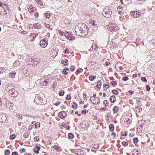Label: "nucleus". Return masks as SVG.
Returning <instances> with one entry per match:
<instances>
[{
	"mask_svg": "<svg viewBox=\"0 0 155 155\" xmlns=\"http://www.w3.org/2000/svg\"><path fill=\"white\" fill-rule=\"evenodd\" d=\"M75 30L77 34L79 36H85L88 33L87 26L83 23H79L76 25Z\"/></svg>",
	"mask_w": 155,
	"mask_h": 155,
	"instance_id": "f257e3e1",
	"label": "nucleus"
},
{
	"mask_svg": "<svg viewBox=\"0 0 155 155\" xmlns=\"http://www.w3.org/2000/svg\"><path fill=\"white\" fill-rule=\"evenodd\" d=\"M107 27L108 31L111 32L117 30L118 28V27L115 25L114 23H110Z\"/></svg>",
	"mask_w": 155,
	"mask_h": 155,
	"instance_id": "f03ea898",
	"label": "nucleus"
},
{
	"mask_svg": "<svg viewBox=\"0 0 155 155\" xmlns=\"http://www.w3.org/2000/svg\"><path fill=\"white\" fill-rule=\"evenodd\" d=\"M112 14V12L109 9H105V10L102 12L103 15L105 17L109 18Z\"/></svg>",
	"mask_w": 155,
	"mask_h": 155,
	"instance_id": "7ed1b4c3",
	"label": "nucleus"
},
{
	"mask_svg": "<svg viewBox=\"0 0 155 155\" xmlns=\"http://www.w3.org/2000/svg\"><path fill=\"white\" fill-rule=\"evenodd\" d=\"M43 99L41 98L40 96H36L34 100V102L38 104L42 105L43 104Z\"/></svg>",
	"mask_w": 155,
	"mask_h": 155,
	"instance_id": "20e7f679",
	"label": "nucleus"
},
{
	"mask_svg": "<svg viewBox=\"0 0 155 155\" xmlns=\"http://www.w3.org/2000/svg\"><path fill=\"white\" fill-rule=\"evenodd\" d=\"M90 100L92 103L94 104H98L100 103V100L97 97H91Z\"/></svg>",
	"mask_w": 155,
	"mask_h": 155,
	"instance_id": "39448f33",
	"label": "nucleus"
},
{
	"mask_svg": "<svg viewBox=\"0 0 155 155\" xmlns=\"http://www.w3.org/2000/svg\"><path fill=\"white\" fill-rule=\"evenodd\" d=\"M124 66V64L120 62H117L115 65V68L118 70H122Z\"/></svg>",
	"mask_w": 155,
	"mask_h": 155,
	"instance_id": "423d86ee",
	"label": "nucleus"
},
{
	"mask_svg": "<svg viewBox=\"0 0 155 155\" xmlns=\"http://www.w3.org/2000/svg\"><path fill=\"white\" fill-rule=\"evenodd\" d=\"M75 153L77 155H85V154L84 151L81 149L76 150Z\"/></svg>",
	"mask_w": 155,
	"mask_h": 155,
	"instance_id": "0eeeda50",
	"label": "nucleus"
},
{
	"mask_svg": "<svg viewBox=\"0 0 155 155\" xmlns=\"http://www.w3.org/2000/svg\"><path fill=\"white\" fill-rule=\"evenodd\" d=\"M131 15L133 16L135 18H137L140 15V14L139 11L131 12Z\"/></svg>",
	"mask_w": 155,
	"mask_h": 155,
	"instance_id": "6e6552de",
	"label": "nucleus"
},
{
	"mask_svg": "<svg viewBox=\"0 0 155 155\" xmlns=\"http://www.w3.org/2000/svg\"><path fill=\"white\" fill-rule=\"evenodd\" d=\"M44 80V81L43 82L42 84L44 85H46L50 81V79H49L48 77H45L43 78L42 80H43L42 79Z\"/></svg>",
	"mask_w": 155,
	"mask_h": 155,
	"instance_id": "1a4fd4ad",
	"label": "nucleus"
},
{
	"mask_svg": "<svg viewBox=\"0 0 155 155\" xmlns=\"http://www.w3.org/2000/svg\"><path fill=\"white\" fill-rule=\"evenodd\" d=\"M40 44L42 48H44L47 46L48 43L46 40L43 39L41 41Z\"/></svg>",
	"mask_w": 155,
	"mask_h": 155,
	"instance_id": "9d476101",
	"label": "nucleus"
},
{
	"mask_svg": "<svg viewBox=\"0 0 155 155\" xmlns=\"http://www.w3.org/2000/svg\"><path fill=\"white\" fill-rule=\"evenodd\" d=\"M36 10V9L32 6H30L28 8V11L29 13L32 15Z\"/></svg>",
	"mask_w": 155,
	"mask_h": 155,
	"instance_id": "9b49d317",
	"label": "nucleus"
},
{
	"mask_svg": "<svg viewBox=\"0 0 155 155\" xmlns=\"http://www.w3.org/2000/svg\"><path fill=\"white\" fill-rule=\"evenodd\" d=\"M58 115L61 118H63L66 116V113L65 111L61 112L59 113Z\"/></svg>",
	"mask_w": 155,
	"mask_h": 155,
	"instance_id": "f8f14e48",
	"label": "nucleus"
},
{
	"mask_svg": "<svg viewBox=\"0 0 155 155\" xmlns=\"http://www.w3.org/2000/svg\"><path fill=\"white\" fill-rule=\"evenodd\" d=\"M139 150H135L132 153V155H140Z\"/></svg>",
	"mask_w": 155,
	"mask_h": 155,
	"instance_id": "ddd939ff",
	"label": "nucleus"
},
{
	"mask_svg": "<svg viewBox=\"0 0 155 155\" xmlns=\"http://www.w3.org/2000/svg\"><path fill=\"white\" fill-rule=\"evenodd\" d=\"M131 118V117L130 118L126 117L125 119V122L127 124H130L131 122V119H130Z\"/></svg>",
	"mask_w": 155,
	"mask_h": 155,
	"instance_id": "4468645a",
	"label": "nucleus"
},
{
	"mask_svg": "<svg viewBox=\"0 0 155 155\" xmlns=\"http://www.w3.org/2000/svg\"><path fill=\"white\" fill-rule=\"evenodd\" d=\"M58 33L59 34L61 35H64L67 38H69V37H67V36H68V35H66L65 32H63L60 30H58Z\"/></svg>",
	"mask_w": 155,
	"mask_h": 155,
	"instance_id": "2eb2a0df",
	"label": "nucleus"
},
{
	"mask_svg": "<svg viewBox=\"0 0 155 155\" xmlns=\"http://www.w3.org/2000/svg\"><path fill=\"white\" fill-rule=\"evenodd\" d=\"M13 91V90L11 91V92L10 91V92H11V93H10V94L11 95V97H14L15 96H16L17 94V92L16 91Z\"/></svg>",
	"mask_w": 155,
	"mask_h": 155,
	"instance_id": "dca6fc26",
	"label": "nucleus"
},
{
	"mask_svg": "<svg viewBox=\"0 0 155 155\" xmlns=\"http://www.w3.org/2000/svg\"><path fill=\"white\" fill-rule=\"evenodd\" d=\"M116 100V98L114 96H112L110 98V100L111 103H114Z\"/></svg>",
	"mask_w": 155,
	"mask_h": 155,
	"instance_id": "f3484780",
	"label": "nucleus"
},
{
	"mask_svg": "<svg viewBox=\"0 0 155 155\" xmlns=\"http://www.w3.org/2000/svg\"><path fill=\"white\" fill-rule=\"evenodd\" d=\"M68 61L67 59H65L64 60L61 61V63L63 64L65 66H66L68 65L67 63Z\"/></svg>",
	"mask_w": 155,
	"mask_h": 155,
	"instance_id": "a211bd4d",
	"label": "nucleus"
},
{
	"mask_svg": "<svg viewBox=\"0 0 155 155\" xmlns=\"http://www.w3.org/2000/svg\"><path fill=\"white\" fill-rule=\"evenodd\" d=\"M135 110L138 113L142 111V108L140 106H138L135 108Z\"/></svg>",
	"mask_w": 155,
	"mask_h": 155,
	"instance_id": "6ab92c4d",
	"label": "nucleus"
},
{
	"mask_svg": "<svg viewBox=\"0 0 155 155\" xmlns=\"http://www.w3.org/2000/svg\"><path fill=\"white\" fill-rule=\"evenodd\" d=\"M117 10L119 14L121 15V12L123 10V9L121 8V6H118L117 7Z\"/></svg>",
	"mask_w": 155,
	"mask_h": 155,
	"instance_id": "aec40b11",
	"label": "nucleus"
},
{
	"mask_svg": "<svg viewBox=\"0 0 155 155\" xmlns=\"http://www.w3.org/2000/svg\"><path fill=\"white\" fill-rule=\"evenodd\" d=\"M109 127L110 130L111 131H114V126L113 124H110V125Z\"/></svg>",
	"mask_w": 155,
	"mask_h": 155,
	"instance_id": "412c9836",
	"label": "nucleus"
},
{
	"mask_svg": "<svg viewBox=\"0 0 155 155\" xmlns=\"http://www.w3.org/2000/svg\"><path fill=\"white\" fill-rule=\"evenodd\" d=\"M95 78H96V77L94 76L91 75L89 77V79L91 81H93Z\"/></svg>",
	"mask_w": 155,
	"mask_h": 155,
	"instance_id": "4be33fe9",
	"label": "nucleus"
},
{
	"mask_svg": "<svg viewBox=\"0 0 155 155\" xmlns=\"http://www.w3.org/2000/svg\"><path fill=\"white\" fill-rule=\"evenodd\" d=\"M74 137V135L72 133H70L68 134V137L70 139H72Z\"/></svg>",
	"mask_w": 155,
	"mask_h": 155,
	"instance_id": "5701e85b",
	"label": "nucleus"
},
{
	"mask_svg": "<svg viewBox=\"0 0 155 155\" xmlns=\"http://www.w3.org/2000/svg\"><path fill=\"white\" fill-rule=\"evenodd\" d=\"M89 22L91 24H92L94 26H97V24L95 23V21L93 20L90 21Z\"/></svg>",
	"mask_w": 155,
	"mask_h": 155,
	"instance_id": "b1692460",
	"label": "nucleus"
},
{
	"mask_svg": "<svg viewBox=\"0 0 155 155\" xmlns=\"http://www.w3.org/2000/svg\"><path fill=\"white\" fill-rule=\"evenodd\" d=\"M7 119V118L6 117V116L5 114H3L2 115V122L6 121Z\"/></svg>",
	"mask_w": 155,
	"mask_h": 155,
	"instance_id": "393cba45",
	"label": "nucleus"
},
{
	"mask_svg": "<svg viewBox=\"0 0 155 155\" xmlns=\"http://www.w3.org/2000/svg\"><path fill=\"white\" fill-rule=\"evenodd\" d=\"M16 117L18 119L21 120L22 118V116L21 115L19 114H17L16 115Z\"/></svg>",
	"mask_w": 155,
	"mask_h": 155,
	"instance_id": "a878e982",
	"label": "nucleus"
},
{
	"mask_svg": "<svg viewBox=\"0 0 155 155\" xmlns=\"http://www.w3.org/2000/svg\"><path fill=\"white\" fill-rule=\"evenodd\" d=\"M59 94L60 96H62L64 94V91L63 90H61L59 91Z\"/></svg>",
	"mask_w": 155,
	"mask_h": 155,
	"instance_id": "bb28decb",
	"label": "nucleus"
},
{
	"mask_svg": "<svg viewBox=\"0 0 155 155\" xmlns=\"http://www.w3.org/2000/svg\"><path fill=\"white\" fill-rule=\"evenodd\" d=\"M104 90H106L107 88L109 87V85L108 84H105L104 85Z\"/></svg>",
	"mask_w": 155,
	"mask_h": 155,
	"instance_id": "cd10ccee",
	"label": "nucleus"
},
{
	"mask_svg": "<svg viewBox=\"0 0 155 155\" xmlns=\"http://www.w3.org/2000/svg\"><path fill=\"white\" fill-rule=\"evenodd\" d=\"M97 46L96 45H93L91 47L92 49L94 50H96V48H97Z\"/></svg>",
	"mask_w": 155,
	"mask_h": 155,
	"instance_id": "c85d7f7f",
	"label": "nucleus"
},
{
	"mask_svg": "<svg viewBox=\"0 0 155 155\" xmlns=\"http://www.w3.org/2000/svg\"><path fill=\"white\" fill-rule=\"evenodd\" d=\"M9 153L10 151L8 150H6L5 151L4 154L5 155H9Z\"/></svg>",
	"mask_w": 155,
	"mask_h": 155,
	"instance_id": "c756f323",
	"label": "nucleus"
},
{
	"mask_svg": "<svg viewBox=\"0 0 155 155\" xmlns=\"http://www.w3.org/2000/svg\"><path fill=\"white\" fill-rule=\"evenodd\" d=\"M44 15L46 18H49L51 16L50 14H48V13H45Z\"/></svg>",
	"mask_w": 155,
	"mask_h": 155,
	"instance_id": "7c9ffc66",
	"label": "nucleus"
},
{
	"mask_svg": "<svg viewBox=\"0 0 155 155\" xmlns=\"http://www.w3.org/2000/svg\"><path fill=\"white\" fill-rule=\"evenodd\" d=\"M57 83L56 82L54 83L51 85L52 87L53 88V90H54L55 88V86L57 85Z\"/></svg>",
	"mask_w": 155,
	"mask_h": 155,
	"instance_id": "2f4dec72",
	"label": "nucleus"
},
{
	"mask_svg": "<svg viewBox=\"0 0 155 155\" xmlns=\"http://www.w3.org/2000/svg\"><path fill=\"white\" fill-rule=\"evenodd\" d=\"M28 134L27 132L25 133L23 135L24 137L25 138H27L28 137Z\"/></svg>",
	"mask_w": 155,
	"mask_h": 155,
	"instance_id": "473e14b6",
	"label": "nucleus"
},
{
	"mask_svg": "<svg viewBox=\"0 0 155 155\" xmlns=\"http://www.w3.org/2000/svg\"><path fill=\"white\" fill-rule=\"evenodd\" d=\"M119 109V108L116 106L114 107L113 110L114 111H116V112H117V111Z\"/></svg>",
	"mask_w": 155,
	"mask_h": 155,
	"instance_id": "72a5a7b5",
	"label": "nucleus"
},
{
	"mask_svg": "<svg viewBox=\"0 0 155 155\" xmlns=\"http://www.w3.org/2000/svg\"><path fill=\"white\" fill-rule=\"evenodd\" d=\"M16 137V136L15 134H12L10 135V140H12L14 139Z\"/></svg>",
	"mask_w": 155,
	"mask_h": 155,
	"instance_id": "f704fd0d",
	"label": "nucleus"
},
{
	"mask_svg": "<svg viewBox=\"0 0 155 155\" xmlns=\"http://www.w3.org/2000/svg\"><path fill=\"white\" fill-rule=\"evenodd\" d=\"M134 142L135 143H137L138 141V139L137 138H135L133 139Z\"/></svg>",
	"mask_w": 155,
	"mask_h": 155,
	"instance_id": "c9c22d12",
	"label": "nucleus"
},
{
	"mask_svg": "<svg viewBox=\"0 0 155 155\" xmlns=\"http://www.w3.org/2000/svg\"><path fill=\"white\" fill-rule=\"evenodd\" d=\"M104 104L105 105V107L108 106V103L107 100H105L104 102Z\"/></svg>",
	"mask_w": 155,
	"mask_h": 155,
	"instance_id": "e433bc0d",
	"label": "nucleus"
},
{
	"mask_svg": "<svg viewBox=\"0 0 155 155\" xmlns=\"http://www.w3.org/2000/svg\"><path fill=\"white\" fill-rule=\"evenodd\" d=\"M113 86H115L117 84V82L116 81H112L111 82Z\"/></svg>",
	"mask_w": 155,
	"mask_h": 155,
	"instance_id": "4c0bfd02",
	"label": "nucleus"
},
{
	"mask_svg": "<svg viewBox=\"0 0 155 155\" xmlns=\"http://www.w3.org/2000/svg\"><path fill=\"white\" fill-rule=\"evenodd\" d=\"M66 99L68 100H69L71 99V96L70 94H68L66 97Z\"/></svg>",
	"mask_w": 155,
	"mask_h": 155,
	"instance_id": "58836bf2",
	"label": "nucleus"
},
{
	"mask_svg": "<svg viewBox=\"0 0 155 155\" xmlns=\"http://www.w3.org/2000/svg\"><path fill=\"white\" fill-rule=\"evenodd\" d=\"M112 92L114 94H117L118 93V92L115 90H112Z\"/></svg>",
	"mask_w": 155,
	"mask_h": 155,
	"instance_id": "ea45409f",
	"label": "nucleus"
},
{
	"mask_svg": "<svg viewBox=\"0 0 155 155\" xmlns=\"http://www.w3.org/2000/svg\"><path fill=\"white\" fill-rule=\"evenodd\" d=\"M93 148L95 149H98L99 148V145L98 144H95L94 145Z\"/></svg>",
	"mask_w": 155,
	"mask_h": 155,
	"instance_id": "a19ab883",
	"label": "nucleus"
},
{
	"mask_svg": "<svg viewBox=\"0 0 155 155\" xmlns=\"http://www.w3.org/2000/svg\"><path fill=\"white\" fill-rule=\"evenodd\" d=\"M11 77L12 78H14L15 77V72H12L11 74Z\"/></svg>",
	"mask_w": 155,
	"mask_h": 155,
	"instance_id": "79ce46f5",
	"label": "nucleus"
},
{
	"mask_svg": "<svg viewBox=\"0 0 155 155\" xmlns=\"http://www.w3.org/2000/svg\"><path fill=\"white\" fill-rule=\"evenodd\" d=\"M62 73L64 74L65 75H67L68 74V72L66 71V70H64V69L63 70Z\"/></svg>",
	"mask_w": 155,
	"mask_h": 155,
	"instance_id": "37998d69",
	"label": "nucleus"
},
{
	"mask_svg": "<svg viewBox=\"0 0 155 155\" xmlns=\"http://www.w3.org/2000/svg\"><path fill=\"white\" fill-rule=\"evenodd\" d=\"M129 78H128L127 76H126L125 77H124L123 78V80L124 81H126L129 79Z\"/></svg>",
	"mask_w": 155,
	"mask_h": 155,
	"instance_id": "c03bdc74",
	"label": "nucleus"
},
{
	"mask_svg": "<svg viewBox=\"0 0 155 155\" xmlns=\"http://www.w3.org/2000/svg\"><path fill=\"white\" fill-rule=\"evenodd\" d=\"M122 144L123 145L126 146L127 145L128 143L127 142H122Z\"/></svg>",
	"mask_w": 155,
	"mask_h": 155,
	"instance_id": "a18cd8bd",
	"label": "nucleus"
},
{
	"mask_svg": "<svg viewBox=\"0 0 155 155\" xmlns=\"http://www.w3.org/2000/svg\"><path fill=\"white\" fill-rule=\"evenodd\" d=\"M54 148L57 150H61V149H60L58 146H54Z\"/></svg>",
	"mask_w": 155,
	"mask_h": 155,
	"instance_id": "49530a36",
	"label": "nucleus"
},
{
	"mask_svg": "<svg viewBox=\"0 0 155 155\" xmlns=\"http://www.w3.org/2000/svg\"><path fill=\"white\" fill-rule=\"evenodd\" d=\"M39 139V137L38 136H36L35 137H34V140L35 141H38Z\"/></svg>",
	"mask_w": 155,
	"mask_h": 155,
	"instance_id": "de8ad7c7",
	"label": "nucleus"
},
{
	"mask_svg": "<svg viewBox=\"0 0 155 155\" xmlns=\"http://www.w3.org/2000/svg\"><path fill=\"white\" fill-rule=\"evenodd\" d=\"M141 80L144 82H147V81L145 77H142L141 78Z\"/></svg>",
	"mask_w": 155,
	"mask_h": 155,
	"instance_id": "09e8293b",
	"label": "nucleus"
},
{
	"mask_svg": "<svg viewBox=\"0 0 155 155\" xmlns=\"http://www.w3.org/2000/svg\"><path fill=\"white\" fill-rule=\"evenodd\" d=\"M101 83L100 81H98V84L97 86H98L99 87H100L101 85Z\"/></svg>",
	"mask_w": 155,
	"mask_h": 155,
	"instance_id": "8fccbe9b",
	"label": "nucleus"
},
{
	"mask_svg": "<svg viewBox=\"0 0 155 155\" xmlns=\"http://www.w3.org/2000/svg\"><path fill=\"white\" fill-rule=\"evenodd\" d=\"M61 103V102L60 101H58L56 103H54V105H56V106H58Z\"/></svg>",
	"mask_w": 155,
	"mask_h": 155,
	"instance_id": "3c124183",
	"label": "nucleus"
},
{
	"mask_svg": "<svg viewBox=\"0 0 155 155\" xmlns=\"http://www.w3.org/2000/svg\"><path fill=\"white\" fill-rule=\"evenodd\" d=\"M36 2L39 5H43V4H41V2L40 1H36Z\"/></svg>",
	"mask_w": 155,
	"mask_h": 155,
	"instance_id": "603ef678",
	"label": "nucleus"
},
{
	"mask_svg": "<svg viewBox=\"0 0 155 155\" xmlns=\"http://www.w3.org/2000/svg\"><path fill=\"white\" fill-rule=\"evenodd\" d=\"M147 91H149L150 89V87L149 85H147L146 86Z\"/></svg>",
	"mask_w": 155,
	"mask_h": 155,
	"instance_id": "864d4df0",
	"label": "nucleus"
},
{
	"mask_svg": "<svg viewBox=\"0 0 155 155\" xmlns=\"http://www.w3.org/2000/svg\"><path fill=\"white\" fill-rule=\"evenodd\" d=\"M32 35H33V37H35V38L38 35V34L37 33L31 34V36Z\"/></svg>",
	"mask_w": 155,
	"mask_h": 155,
	"instance_id": "5fc2aeb1",
	"label": "nucleus"
},
{
	"mask_svg": "<svg viewBox=\"0 0 155 155\" xmlns=\"http://www.w3.org/2000/svg\"><path fill=\"white\" fill-rule=\"evenodd\" d=\"M128 93L130 94H132L134 93V91L130 90L129 91Z\"/></svg>",
	"mask_w": 155,
	"mask_h": 155,
	"instance_id": "6e6d98bb",
	"label": "nucleus"
},
{
	"mask_svg": "<svg viewBox=\"0 0 155 155\" xmlns=\"http://www.w3.org/2000/svg\"><path fill=\"white\" fill-rule=\"evenodd\" d=\"M65 53L69 54V49L68 48H66L65 50Z\"/></svg>",
	"mask_w": 155,
	"mask_h": 155,
	"instance_id": "4d7b16f0",
	"label": "nucleus"
},
{
	"mask_svg": "<svg viewBox=\"0 0 155 155\" xmlns=\"http://www.w3.org/2000/svg\"><path fill=\"white\" fill-rule=\"evenodd\" d=\"M2 115L3 114H1L0 115V122H2Z\"/></svg>",
	"mask_w": 155,
	"mask_h": 155,
	"instance_id": "13d9d810",
	"label": "nucleus"
},
{
	"mask_svg": "<svg viewBox=\"0 0 155 155\" xmlns=\"http://www.w3.org/2000/svg\"><path fill=\"white\" fill-rule=\"evenodd\" d=\"M12 109L13 111H15L16 109V107L15 106H12Z\"/></svg>",
	"mask_w": 155,
	"mask_h": 155,
	"instance_id": "bf43d9fd",
	"label": "nucleus"
},
{
	"mask_svg": "<svg viewBox=\"0 0 155 155\" xmlns=\"http://www.w3.org/2000/svg\"><path fill=\"white\" fill-rule=\"evenodd\" d=\"M75 66H72V67L70 68V69L71 71H74L75 70Z\"/></svg>",
	"mask_w": 155,
	"mask_h": 155,
	"instance_id": "052dcab7",
	"label": "nucleus"
},
{
	"mask_svg": "<svg viewBox=\"0 0 155 155\" xmlns=\"http://www.w3.org/2000/svg\"><path fill=\"white\" fill-rule=\"evenodd\" d=\"M35 15V16L36 17V18L38 17V13H37V12H36V13H35V15Z\"/></svg>",
	"mask_w": 155,
	"mask_h": 155,
	"instance_id": "680f3d73",
	"label": "nucleus"
},
{
	"mask_svg": "<svg viewBox=\"0 0 155 155\" xmlns=\"http://www.w3.org/2000/svg\"><path fill=\"white\" fill-rule=\"evenodd\" d=\"M86 110H82V113L85 114H86Z\"/></svg>",
	"mask_w": 155,
	"mask_h": 155,
	"instance_id": "e2e57ef3",
	"label": "nucleus"
},
{
	"mask_svg": "<svg viewBox=\"0 0 155 155\" xmlns=\"http://www.w3.org/2000/svg\"><path fill=\"white\" fill-rule=\"evenodd\" d=\"M40 123H37V125H36L35 124V127H37V126H38V125H39V126H38V127H40Z\"/></svg>",
	"mask_w": 155,
	"mask_h": 155,
	"instance_id": "0e129e2a",
	"label": "nucleus"
},
{
	"mask_svg": "<svg viewBox=\"0 0 155 155\" xmlns=\"http://www.w3.org/2000/svg\"><path fill=\"white\" fill-rule=\"evenodd\" d=\"M12 155H18V154H17V153L16 152H13L12 153Z\"/></svg>",
	"mask_w": 155,
	"mask_h": 155,
	"instance_id": "69168bd1",
	"label": "nucleus"
},
{
	"mask_svg": "<svg viewBox=\"0 0 155 155\" xmlns=\"http://www.w3.org/2000/svg\"><path fill=\"white\" fill-rule=\"evenodd\" d=\"M21 150L22 152H24L25 150V149H22Z\"/></svg>",
	"mask_w": 155,
	"mask_h": 155,
	"instance_id": "338daca9",
	"label": "nucleus"
},
{
	"mask_svg": "<svg viewBox=\"0 0 155 155\" xmlns=\"http://www.w3.org/2000/svg\"><path fill=\"white\" fill-rule=\"evenodd\" d=\"M88 106V104H87L84 106V108H86Z\"/></svg>",
	"mask_w": 155,
	"mask_h": 155,
	"instance_id": "774afa93",
	"label": "nucleus"
}]
</instances>
